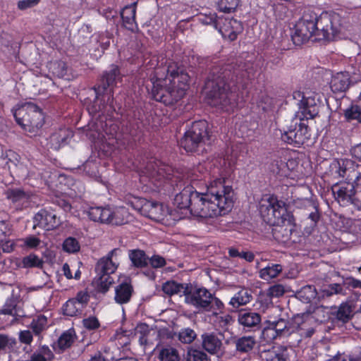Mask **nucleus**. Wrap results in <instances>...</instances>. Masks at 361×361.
Instances as JSON below:
<instances>
[{
	"instance_id": "1",
	"label": "nucleus",
	"mask_w": 361,
	"mask_h": 361,
	"mask_svg": "<svg viewBox=\"0 0 361 361\" xmlns=\"http://www.w3.org/2000/svg\"><path fill=\"white\" fill-rule=\"evenodd\" d=\"M250 68V64L240 63L233 68L232 74L231 70L226 68L222 76L209 80L206 84V88L209 89L207 92L208 103L225 111L233 110L238 105L237 90L243 88L250 78L252 70Z\"/></svg>"
},
{
	"instance_id": "2",
	"label": "nucleus",
	"mask_w": 361,
	"mask_h": 361,
	"mask_svg": "<svg viewBox=\"0 0 361 361\" xmlns=\"http://www.w3.org/2000/svg\"><path fill=\"white\" fill-rule=\"evenodd\" d=\"M234 191L224 178H216L203 190H198L192 204V215L200 219H213L231 211Z\"/></svg>"
},
{
	"instance_id": "3",
	"label": "nucleus",
	"mask_w": 361,
	"mask_h": 361,
	"mask_svg": "<svg viewBox=\"0 0 361 361\" xmlns=\"http://www.w3.org/2000/svg\"><path fill=\"white\" fill-rule=\"evenodd\" d=\"M341 26V16L336 13H322L318 16L314 11H305L295 26L292 39L300 45L314 37L315 40H334L339 33Z\"/></svg>"
},
{
	"instance_id": "4",
	"label": "nucleus",
	"mask_w": 361,
	"mask_h": 361,
	"mask_svg": "<svg viewBox=\"0 0 361 361\" xmlns=\"http://www.w3.org/2000/svg\"><path fill=\"white\" fill-rule=\"evenodd\" d=\"M168 75L153 82L152 94L153 98L166 105H172L181 99L188 86L190 76L176 66H170Z\"/></svg>"
},
{
	"instance_id": "5",
	"label": "nucleus",
	"mask_w": 361,
	"mask_h": 361,
	"mask_svg": "<svg viewBox=\"0 0 361 361\" xmlns=\"http://www.w3.org/2000/svg\"><path fill=\"white\" fill-rule=\"evenodd\" d=\"M300 110L287 130L281 133L282 140L295 147H300L309 141L311 134L305 121L313 118L318 114L314 99L311 97H302Z\"/></svg>"
},
{
	"instance_id": "6",
	"label": "nucleus",
	"mask_w": 361,
	"mask_h": 361,
	"mask_svg": "<svg viewBox=\"0 0 361 361\" xmlns=\"http://www.w3.org/2000/svg\"><path fill=\"white\" fill-rule=\"evenodd\" d=\"M17 123L30 136L35 135L44 123L42 110L35 104L25 103L13 111Z\"/></svg>"
},
{
	"instance_id": "7",
	"label": "nucleus",
	"mask_w": 361,
	"mask_h": 361,
	"mask_svg": "<svg viewBox=\"0 0 361 361\" xmlns=\"http://www.w3.org/2000/svg\"><path fill=\"white\" fill-rule=\"evenodd\" d=\"M185 301L199 310L211 312L212 315H217V310L221 312L224 307L221 300L215 297L207 289L200 288L192 291L190 285Z\"/></svg>"
},
{
	"instance_id": "8",
	"label": "nucleus",
	"mask_w": 361,
	"mask_h": 361,
	"mask_svg": "<svg viewBox=\"0 0 361 361\" xmlns=\"http://www.w3.org/2000/svg\"><path fill=\"white\" fill-rule=\"evenodd\" d=\"M286 206V203L279 200L276 196L266 195L259 202V210L268 224H281L284 221V216H288Z\"/></svg>"
},
{
	"instance_id": "9",
	"label": "nucleus",
	"mask_w": 361,
	"mask_h": 361,
	"mask_svg": "<svg viewBox=\"0 0 361 361\" xmlns=\"http://www.w3.org/2000/svg\"><path fill=\"white\" fill-rule=\"evenodd\" d=\"M286 206V203L279 200L276 196L266 195L259 202V210L268 224H281L284 221V216H288Z\"/></svg>"
},
{
	"instance_id": "10",
	"label": "nucleus",
	"mask_w": 361,
	"mask_h": 361,
	"mask_svg": "<svg viewBox=\"0 0 361 361\" xmlns=\"http://www.w3.org/2000/svg\"><path fill=\"white\" fill-rule=\"evenodd\" d=\"M87 215L93 221L122 225L127 221L128 212L123 207L112 210L107 207H92L89 209Z\"/></svg>"
},
{
	"instance_id": "11",
	"label": "nucleus",
	"mask_w": 361,
	"mask_h": 361,
	"mask_svg": "<svg viewBox=\"0 0 361 361\" xmlns=\"http://www.w3.org/2000/svg\"><path fill=\"white\" fill-rule=\"evenodd\" d=\"M220 170L214 166L210 162L198 164L194 168L189 176L190 185H194L197 190H203L209 185V182L219 178Z\"/></svg>"
},
{
	"instance_id": "12",
	"label": "nucleus",
	"mask_w": 361,
	"mask_h": 361,
	"mask_svg": "<svg viewBox=\"0 0 361 361\" xmlns=\"http://www.w3.org/2000/svg\"><path fill=\"white\" fill-rule=\"evenodd\" d=\"M207 123L204 121H195L185 132L180 140V146L187 152H194L201 147L207 137Z\"/></svg>"
},
{
	"instance_id": "13",
	"label": "nucleus",
	"mask_w": 361,
	"mask_h": 361,
	"mask_svg": "<svg viewBox=\"0 0 361 361\" xmlns=\"http://www.w3.org/2000/svg\"><path fill=\"white\" fill-rule=\"evenodd\" d=\"M329 173L334 179L345 178L348 181H353L360 176L361 165L351 159H335L329 166Z\"/></svg>"
},
{
	"instance_id": "14",
	"label": "nucleus",
	"mask_w": 361,
	"mask_h": 361,
	"mask_svg": "<svg viewBox=\"0 0 361 361\" xmlns=\"http://www.w3.org/2000/svg\"><path fill=\"white\" fill-rule=\"evenodd\" d=\"M121 79V76L118 66L112 65L108 71L104 73L101 85L97 88H95L97 97L98 98L101 94H104L106 92L108 95L107 102L111 104L112 89Z\"/></svg>"
},
{
	"instance_id": "15",
	"label": "nucleus",
	"mask_w": 361,
	"mask_h": 361,
	"mask_svg": "<svg viewBox=\"0 0 361 361\" xmlns=\"http://www.w3.org/2000/svg\"><path fill=\"white\" fill-rule=\"evenodd\" d=\"M140 178L142 182H146L148 180L157 187H159L168 178V176L166 174L165 169L159 165V162L149 161L142 170Z\"/></svg>"
},
{
	"instance_id": "16",
	"label": "nucleus",
	"mask_w": 361,
	"mask_h": 361,
	"mask_svg": "<svg viewBox=\"0 0 361 361\" xmlns=\"http://www.w3.org/2000/svg\"><path fill=\"white\" fill-rule=\"evenodd\" d=\"M198 190L194 185H187L174 197V204L180 209H188L192 214V204L195 202Z\"/></svg>"
},
{
	"instance_id": "17",
	"label": "nucleus",
	"mask_w": 361,
	"mask_h": 361,
	"mask_svg": "<svg viewBox=\"0 0 361 361\" xmlns=\"http://www.w3.org/2000/svg\"><path fill=\"white\" fill-rule=\"evenodd\" d=\"M119 252L118 249H113L106 256L102 257L97 263L95 271L97 274H114L118 268L116 256Z\"/></svg>"
},
{
	"instance_id": "18",
	"label": "nucleus",
	"mask_w": 361,
	"mask_h": 361,
	"mask_svg": "<svg viewBox=\"0 0 361 361\" xmlns=\"http://www.w3.org/2000/svg\"><path fill=\"white\" fill-rule=\"evenodd\" d=\"M274 228L272 230L274 238L280 243H287L290 240L293 231L295 230V225L290 220V216H284V221L281 224H272Z\"/></svg>"
},
{
	"instance_id": "19",
	"label": "nucleus",
	"mask_w": 361,
	"mask_h": 361,
	"mask_svg": "<svg viewBox=\"0 0 361 361\" xmlns=\"http://www.w3.org/2000/svg\"><path fill=\"white\" fill-rule=\"evenodd\" d=\"M350 182L348 181L340 185L336 183L331 188L335 199L341 205L352 203L355 185Z\"/></svg>"
},
{
	"instance_id": "20",
	"label": "nucleus",
	"mask_w": 361,
	"mask_h": 361,
	"mask_svg": "<svg viewBox=\"0 0 361 361\" xmlns=\"http://www.w3.org/2000/svg\"><path fill=\"white\" fill-rule=\"evenodd\" d=\"M33 221L34 228L39 226L47 231L55 228L59 224L56 214L45 209H42L37 212L33 218Z\"/></svg>"
},
{
	"instance_id": "21",
	"label": "nucleus",
	"mask_w": 361,
	"mask_h": 361,
	"mask_svg": "<svg viewBox=\"0 0 361 361\" xmlns=\"http://www.w3.org/2000/svg\"><path fill=\"white\" fill-rule=\"evenodd\" d=\"M169 214V209L161 203L148 200L143 216L154 221H161Z\"/></svg>"
},
{
	"instance_id": "22",
	"label": "nucleus",
	"mask_w": 361,
	"mask_h": 361,
	"mask_svg": "<svg viewBox=\"0 0 361 361\" xmlns=\"http://www.w3.org/2000/svg\"><path fill=\"white\" fill-rule=\"evenodd\" d=\"M243 31L241 23L235 19H225L223 26L220 27L219 32L224 39L234 41L238 35Z\"/></svg>"
},
{
	"instance_id": "23",
	"label": "nucleus",
	"mask_w": 361,
	"mask_h": 361,
	"mask_svg": "<svg viewBox=\"0 0 361 361\" xmlns=\"http://www.w3.org/2000/svg\"><path fill=\"white\" fill-rule=\"evenodd\" d=\"M202 348L210 354H218L221 351L222 341L214 332L204 333L201 336Z\"/></svg>"
},
{
	"instance_id": "24",
	"label": "nucleus",
	"mask_w": 361,
	"mask_h": 361,
	"mask_svg": "<svg viewBox=\"0 0 361 361\" xmlns=\"http://www.w3.org/2000/svg\"><path fill=\"white\" fill-rule=\"evenodd\" d=\"M114 301L118 305L127 304L130 301L133 288L130 283L125 281L115 287Z\"/></svg>"
},
{
	"instance_id": "25",
	"label": "nucleus",
	"mask_w": 361,
	"mask_h": 361,
	"mask_svg": "<svg viewBox=\"0 0 361 361\" xmlns=\"http://www.w3.org/2000/svg\"><path fill=\"white\" fill-rule=\"evenodd\" d=\"M261 320V315L251 310H242L238 315V323L244 328H255L259 325Z\"/></svg>"
},
{
	"instance_id": "26",
	"label": "nucleus",
	"mask_w": 361,
	"mask_h": 361,
	"mask_svg": "<svg viewBox=\"0 0 361 361\" xmlns=\"http://www.w3.org/2000/svg\"><path fill=\"white\" fill-rule=\"evenodd\" d=\"M350 85V75L347 72L337 73L333 75L330 87L334 92H345Z\"/></svg>"
},
{
	"instance_id": "27",
	"label": "nucleus",
	"mask_w": 361,
	"mask_h": 361,
	"mask_svg": "<svg viewBox=\"0 0 361 361\" xmlns=\"http://www.w3.org/2000/svg\"><path fill=\"white\" fill-rule=\"evenodd\" d=\"M190 285L188 283H178L174 281H168L162 285L163 292L168 295H180L186 297Z\"/></svg>"
},
{
	"instance_id": "28",
	"label": "nucleus",
	"mask_w": 361,
	"mask_h": 361,
	"mask_svg": "<svg viewBox=\"0 0 361 361\" xmlns=\"http://www.w3.org/2000/svg\"><path fill=\"white\" fill-rule=\"evenodd\" d=\"M136 5L137 3L134 2L125 6L121 13L124 26L130 30H133L137 27L135 23Z\"/></svg>"
},
{
	"instance_id": "29",
	"label": "nucleus",
	"mask_w": 361,
	"mask_h": 361,
	"mask_svg": "<svg viewBox=\"0 0 361 361\" xmlns=\"http://www.w3.org/2000/svg\"><path fill=\"white\" fill-rule=\"evenodd\" d=\"M258 355L262 361H286L283 350L276 347L259 349Z\"/></svg>"
},
{
	"instance_id": "30",
	"label": "nucleus",
	"mask_w": 361,
	"mask_h": 361,
	"mask_svg": "<svg viewBox=\"0 0 361 361\" xmlns=\"http://www.w3.org/2000/svg\"><path fill=\"white\" fill-rule=\"evenodd\" d=\"M6 197L16 206L27 207L30 195L20 189H11L6 192Z\"/></svg>"
},
{
	"instance_id": "31",
	"label": "nucleus",
	"mask_w": 361,
	"mask_h": 361,
	"mask_svg": "<svg viewBox=\"0 0 361 361\" xmlns=\"http://www.w3.org/2000/svg\"><path fill=\"white\" fill-rule=\"evenodd\" d=\"M114 280L111 276L107 274H97L92 284L97 293H105L109 290Z\"/></svg>"
},
{
	"instance_id": "32",
	"label": "nucleus",
	"mask_w": 361,
	"mask_h": 361,
	"mask_svg": "<svg viewBox=\"0 0 361 361\" xmlns=\"http://www.w3.org/2000/svg\"><path fill=\"white\" fill-rule=\"evenodd\" d=\"M128 257L131 261L132 266L136 268H143L148 264L149 257L142 250H130L128 252Z\"/></svg>"
},
{
	"instance_id": "33",
	"label": "nucleus",
	"mask_w": 361,
	"mask_h": 361,
	"mask_svg": "<svg viewBox=\"0 0 361 361\" xmlns=\"http://www.w3.org/2000/svg\"><path fill=\"white\" fill-rule=\"evenodd\" d=\"M255 344V338L251 336H244L235 341V350L240 353L252 351Z\"/></svg>"
},
{
	"instance_id": "34",
	"label": "nucleus",
	"mask_w": 361,
	"mask_h": 361,
	"mask_svg": "<svg viewBox=\"0 0 361 361\" xmlns=\"http://www.w3.org/2000/svg\"><path fill=\"white\" fill-rule=\"evenodd\" d=\"M252 299L250 291L247 289L243 288L236 293L230 300L229 305L235 308L240 306L245 305Z\"/></svg>"
},
{
	"instance_id": "35",
	"label": "nucleus",
	"mask_w": 361,
	"mask_h": 361,
	"mask_svg": "<svg viewBox=\"0 0 361 361\" xmlns=\"http://www.w3.org/2000/svg\"><path fill=\"white\" fill-rule=\"evenodd\" d=\"M69 137V133L65 129H60L59 131L54 133L50 136L49 145L50 147L58 150L65 144Z\"/></svg>"
},
{
	"instance_id": "36",
	"label": "nucleus",
	"mask_w": 361,
	"mask_h": 361,
	"mask_svg": "<svg viewBox=\"0 0 361 361\" xmlns=\"http://www.w3.org/2000/svg\"><path fill=\"white\" fill-rule=\"evenodd\" d=\"M54 355L47 345L39 348L30 357V361H52Z\"/></svg>"
},
{
	"instance_id": "37",
	"label": "nucleus",
	"mask_w": 361,
	"mask_h": 361,
	"mask_svg": "<svg viewBox=\"0 0 361 361\" xmlns=\"http://www.w3.org/2000/svg\"><path fill=\"white\" fill-rule=\"evenodd\" d=\"M75 339V333L73 329H69L63 332L59 338L57 345L61 350H64L70 348L74 343Z\"/></svg>"
},
{
	"instance_id": "38",
	"label": "nucleus",
	"mask_w": 361,
	"mask_h": 361,
	"mask_svg": "<svg viewBox=\"0 0 361 361\" xmlns=\"http://www.w3.org/2000/svg\"><path fill=\"white\" fill-rule=\"evenodd\" d=\"M269 323L280 337L288 336L294 331L291 327L288 326V322L286 319H280L276 321L269 322Z\"/></svg>"
},
{
	"instance_id": "39",
	"label": "nucleus",
	"mask_w": 361,
	"mask_h": 361,
	"mask_svg": "<svg viewBox=\"0 0 361 361\" xmlns=\"http://www.w3.org/2000/svg\"><path fill=\"white\" fill-rule=\"evenodd\" d=\"M282 271V267L279 264H272L269 265L259 271L261 279L268 281L276 277Z\"/></svg>"
},
{
	"instance_id": "40",
	"label": "nucleus",
	"mask_w": 361,
	"mask_h": 361,
	"mask_svg": "<svg viewBox=\"0 0 361 361\" xmlns=\"http://www.w3.org/2000/svg\"><path fill=\"white\" fill-rule=\"evenodd\" d=\"M47 327V318L42 314L33 318L30 324V328L36 336H39Z\"/></svg>"
},
{
	"instance_id": "41",
	"label": "nucleus",
	"mask_w": 361,
	"mask_h": 361,
	"mask_svg": "<svg viewBox=\"0 0 361 361\" xmlns=\"http://www.w3.org/2000/svg\"><path fill=\"white\" fill-rule=\"evenodd\" d=\"M317 295V290L312 286H305L297 293L298 298L305 303L311 302Z\"/></svg>"
},
{
	"instance_id": "42",
	"label": "nucleus",
	"mask_w": 361,
	"mask_h": 361,
	"mask_svg": "<svg viewBox=\"0 0 361 361\" xmlns=\"http://www.w3.org/2000/svg\"><path fill=\"white\" fill-rule=\"evenodd\" d=\"M159 359L160 361H179L180 357L176 348L167 346L160 350Z\"/></svg>"
},
{
	"instance_id": "43",
	"label": "nucleus",
	"mask_w": 361,
	"mask_h": 361,
	"mask_svg": "<svg viewBox=\"0 0 361 361\" xmlns=\"http://www.w3.org/2000/svg\"><path fill=\"white\" fill-rule=\"evenodd\" d=\"M64 314L70 317H74L80 314L83 308L81 305L75 302L73 298L68 300L63 307Z\"/></svg>"
},
{
	"instance_id": "44",
	"label": "nucleus",
	"mask_w": 361,
	"mask_h": 361,
	"mask_svg": "<svg viewBox=\"0 0 361 361\" xmlns=\"http://www.w3.org/2000/svg\"><path fill=\"white\" fill-rule=\"evenodd\" d=\"M293 329H295L302 337H311L314 333V329L310 326V322L303 321L301 324L295 322Z\"/></svg>"
},
{
	"instance_id": "45",
	"label": "nucleus",
	"mask_w": 361,
	"mask_h": 361,
	"mask_svg": "<svg viewBox=\"0 0 361 361\" xmlns=\"http://www.w3.org/2000/svg\"><path fill=\"white\" fill-rule=\"evenodd\" d=\"M344 116L348 121L357 120L361 123V108L356 104H352L344 111Z\"/></svg>"
},
{
	"instance_id": "46",
	"label": "nucleus",
	"mask_w": 361,
	"mask_h": 361,
	"mask_svg": "<svg viewBox=\"0 0 361 361\" xmlns=\"http://www.w3.org/2000/svg\"><path fill=\"white\" fill-rule=\"evenodd\" d=\"M52 73L59 78H64L67 75L68 67L65 62L57 61L50 65Z\"/></svg>"
},
{
	"instance_id": "47",
	"label": "nucleus",
	"mask_w": 361,
	"mask_h": 361,
	"mask_svg": "<svg viewBox=\"0 0 361 361\" xmlns=\"http://www.w3.org/2000/svg\"><path fill=\"white\" fill-rule=\"evenodd\" d=\"M43 261L37 255L30 254L22 259L23 268L42 267Z\"/></svg>"
},
{
	"instance_id": "48",
	"label": "nucleus",
	"mask_w": 361,
	"mask_h": 361,
	"mask_svg": "<svg viewBox=\"0 0 361 361\" xmlns=\"http://www.w3.org/2000/svg\"><path fill=\"white\" fill-rule=\"evenodd\" d=\"M355 184L352 203L358 210H361V173L357 179L353 180Z\"/></svg>"
},
{
	"instance_id": "49",
	"label": "nucleus",
	"mask_w": 361,
	"mask_h": 361,
	"mask_svg": "<svg viewBox=\"0 0 361 361\" xmlns=\"http://www.w3.org/2000/svg\"><path fill=\"white\" fill-rule=\"evenodd\" d=\"M147 202L148 200L144 198L132 197L128 199V204H129L133 209L137 211L142 215Z\"/></svg>"
},
{
	"instance_id": "50",
	"label": "nucleus",
	"mask_w": 361,
	"mask_h": 361,
	"mask_svg": "<svg viewBox=\"0 0 361 361\" xmlns=\"http://www.w3.org/2000/svg\"><path fill=\"white\" fill-rule=\"evenodd\" d=\"M80 245L78 241L73 237H68L63 243V249L68 253H75L80 250Z\"/></svg>"
},
{
	"instance_id": "51",
	"label": "nucleus",
	"mask_w": 361,
	"mask_h": 361,
	"mask_svg": "<svg viewBox=\"0 0 361 361\" xmlns=\"http://www.w3.org/2000/svg\"><path fill=\"white\" fill-rule=\"evenodd\" d=\"M287 204L297 208L307 207L313 205L312 201L310 198H302L296 196L291 197L290 200H287Z\"/></svg>"
},
{
	"instance_id": "52",
	"label": "nucleus",
	"mask_w": 361,
	"mask_h": 361,
	"mask_svg": "<svg viewBox=\"0 0 361 361\" xmlns=\"http://www.w3.org/2000/svg\"><path fill=\"white\" fill-rule=\"evenodd\" d=\"M238 4L239 0H220L218 8L220 11L224 13H231L235 11Z\"/></svg>"
},
{
	"instance_id": "53",
	"label": "nucleus",
	"mask_w": 361,
	"mask_h": 361,
	"mask_svg": "<svg viewBox=\"0 0 361 361\" xmlns=\"http://www.w3.org/2000/svg\"><path fill=\"white\" fill-rule=\"evenodd\" d=\"M262 338L267 343L271 342L274 340L281 338L278 333L273 328L272 325L268 322L267 326H265L262 332Z\"/></svg>"
},
{
	"instance_id": "54",
	"label": "nucleus",
	"mask_w": 361,
	"mask_h": 361,
	"mask_svg": "<svg viewBox=\"0 0 361 361\" xmlns=\"http://www.w3.org/2000/svg\"><path fill=\"white\" fill-rule=\"evenodd\" d=\"M352 315V310L350 306L348 305H341L336 314V317L338 320L343 322H347L350 320Z\"/></svg>"
},
{
	"instance_id": "55",
	"label": "nucleus",
	"mask_w": 361,
	"mask_h": 361,
	"mask_svg": "<svg viewBox=\"0 0 361 361\" xmlns=\"http://www.w3.org/2000/svg\"><path fill=\"white\" fill-rule=\"evenodd\" d=\"M16 344V339L5 334H0V352L13 348Z\"/></svg>"
},
{
	"instance_id": "56",
	"label": "nucleus",
	"mask_w": 361,
	"mask_h": 361,
	"mask_svg": "<svg viewBox=\"0 0 361 361\" xmlns=\"http://www.w3.org/2000/svg\"><path fill=\"white\" fill-rule=\"evenodd\" d=\"M196 337L195 332L191 329H183L178 335L179 340L183 343H192Z\"/></svg>"
},
{
	"instance_id": "57",
	"label": "nucleus",
	"mask_w": 361,
	"mask_h": 361,
	"mask_svg": "<svg viewBox=\"0 0 361 361\" xmlns=\"http://www.w3.org/2000/svg\"><path fill=\"white\" fill-rule=\"evenodd\" d=\"M83 326L87 330H95L100 326L98 319L94 316H90L82 321Z\"/></svg>"
},
{
	"instance_id": "58",
	"label": "nucleus",
	"mask_w": 361,
	"mask_h": 361,
	"mask_svg": "<svg viewBox=\"0 0 361 361\" xmlns=\"http://www.w3.org/2000/svg\"><path fill=\"white\" fill-rule=\"evenodd\" d=\"M188 355L192 361H210L207 355L202 350H190L188 352Z\"/></svg>"
},
{
	"instance_id": "59",
	"label": "nucleus",
	"mask_w": 361,
	"mask_h": 361,
	"mask_svg": "<svg viewBox=\"0 0 361 361\" xmlns=\"http://www.w3.org/2000/svg\"><path fill=\"white\" fill-rule=\"evenodd\" d=\"M222 311L221 312L219 310H217L218 314L217 315L214 316L216 318V322L219 323V326L225 327L233 322V319L232 317L228 314L221 315Z\"/></svg>"
},
{
	"instance_id": "60",
	"label": "nucleus",
	"mask_w": 361,
	"mask_h": 361,
	"mask_svg": "<svg viewBox=\"0 0 361 361\" xmlns=\"http://www.w3.org/2000/svg\"><path fill=\"white\" fill-rule=\"evenodd\" d=\"M285 293L284 286L281 284H276L271 286L268 290V295L271 298H279Z\"/></svg>"
},
{
	"instance_id": "61",
	"label": "nucleus",
	"mask_w": 361,
	"mask_h": 361,
	"mask_svg": "<svg viewBox=\"0 0 361 361\" xmlns=\"http://www.w3.org/2000/svg\"><path fill=\"white\" fill-rule=\"evenodd\" d=\"M150 265L155 269L161 268L166 265V260L164 257L158 255H154L148 259Z\"/></svg>"
},
{
	"instance_id": "62",
	"label": "nucleus",
	"mask_w": 361,
	"mask_h": 361,
	"mask_svg": "<svg viewBox=\"0 0 361 361\" xmlns=\"http://www.w3.org/2000/svg\"><path fill=\"white\" fill-rule=\"evenodd\" d=\"M73 299L76 302H78L79 305H81V307L84 309L90 300V296L87 292L80 291L77 293L75 298Z\"/></svg>"
},
{
	"instance_id": "63",
	"label": "nucleus",
	"mask_w": 361,
	"mask_h": 361,
	"mask_svg": "<svg viewBox=\"0 0 361 361\" xmlns=\"http://www.w3.org/2000/svg\"><path fill=\"white\" fill-rule=\"evenodd\" d=\"M2 312L5 314H17L16 305H14V302L13 300L7 301V302L2 309Z\"/></svg>"
},
{
	"instance_id": "64",
	"label": "nucleus",
	"mask_w": 361,
	"mask_h": 361,
	"mask_svg": "<svg viewBox=\"0 0 361 361\" xmlns=\"http://www.w3.org/2000/svg\"><path fill=\"white\" fill-rule=\"evenodd\" d=\"M19 339L21 343L30 344L32 341V335L28 330L21 331L19 334Z\"/></svg>"
}]
</instances>
